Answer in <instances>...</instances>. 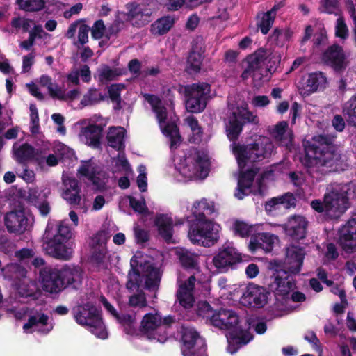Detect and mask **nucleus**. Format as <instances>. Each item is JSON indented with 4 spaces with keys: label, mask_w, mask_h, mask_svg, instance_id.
<instances>
[{
    "label": "nucleus",
    "mask_w": 356,
    "mask_h": 356,
    "mask_svg": "<svg viewBox=\"0 0 356 356\" xmlns=\"http://www.w3.org/2000/svg\"><path fill=\"white\" fill-rule=\"evenodd\" d=\"M131 269L128 274L127 289L136 292L129 297V305L134 307H143L147 305L146 298L143 289H155L158 287L161 280V273L160 269L154 267L149 262H145L143 265L138 262L135 257L130 261Z\"/></svg>",
    "instance_id": "obj_3"
},
{
    "label": "nucleus",
    "mask_w": 356,
    "mask_h": 356,
    "mask_svg": "<svg viewBox=\"0 0 356 356\" xmlns=\"http://www.w3.org/2000/svg\"><path fill=\"white\" fill-rule=\"evenodd\" d=\"M145 99L150 104L164 135L170 138V147L176 149L181 143V136L177 127V117L175 115L172 99H169L168 111L163 106L159 98L152 95H145Z\"/></svg>",
    "instance_id": "obj_9"
},
{
    "label": "nucleus",
    "mask_w": 356,
    "mask_h": 356,
    "mask_svg": "<svg viewBox=\"0 0 356 356\" xmlns=\"http://www.w3.org/2000/svg\"><path fill=\"white\" fill-rule=\"evenodd\" d=\"M33 22L31 19L24 17H14L11 20V25L16 29H22L24 32H27L31 28Z\"/></svg>",
    "instance_id": "obj_56"
},
{
    "label": "nucleus",
    "mask_w": 356,
    "mask_h": 356,
    "mask_svg": "<svg viewBox=\"0 0 356 356\" xmlns=\"http://www.w3.org/2000/svg\"><path fill=\"white\" fill-rule=\"evenodd\" d=\"M76 322L86 327L97 337L104 339L107 332L102 322L99 312L91 303L79 305L74 309Z\"/></svg>",
    "instance_id": "obj_11"
},
{
    "label": "nucleus",
    "mask_w": 356,
    "mask_h": 356,
    "mask_svg": "<svg viewBox=\"0 0 356 356\" xmlns=\"http://www.w3.org/2000/svg\"><path fill=\"white\" fill-rule=\"evenodd\" d=\"M320 10L323 13L337 15L338 10L337 0H321Z\"/></svg>",
    "instance_id": "obj_58"
},
{
    "label": "nucleus",
    "mask_w": 356,
    "mask_h": 356,
    "mask_svg": "<svg viewBox=\"0 0 356 356\" xmlns=\"http://www.w3.org/2000/svg\"><path fill=\"white\" fill-rule=\"evenodd\" d=\"M275 17L276 16L268 10L258 13L257 24L263 34L266 35L268 33L273 24Z\"/></svg>",
    "instance_id": "obj_44"
},
{
    "label": "nucleus",
    "mask_w": 356,
    "mask_h": 356,
    "mask_svg": "<svg viewBox=\"0 0 356 356\" xmlns=\"http://www.w3.org/2000/svg\"><path fill=\"white\" fill-rule=\"evenodd\" d=\"M343 113L350 124L356 126V94L343 104Z\"/></svg>",
    "instance_id": "obj_49"
},
{
    "label": "nucleus",
    "mask_w": 356,
    "mask_h": 356,
    "mask_svg": "<svg viewBox=\"0 0 356 356\" xmlns=\"http://www.w3.org/2000/svg\"><path fill=\"white\" fill-rule=\"evenodd\" d=\"M35 56V54L33 52H31L28 55L24 56L22 57V72L26 73L29 72L31 66L34 63Z\"/></svg>",
    "instance_id": "obj_64"
},
{
    "label": "nucleus",
    "mask_w": 356,
    "mask_h": 356,
    "mask_svg": "<svg viewBox=\"0 0 356 356\" xmlns=\"http://www.w3.org/2000/svg\"><path fill=\"white\" fill-rule=\"evenodd\" d=\"M105 96L94 88H90L83 95L80 104L82 107L92 106L104 100Z\"/></svg>",
    "instance_id": "obj_48"
},
{
    "label": "nucleus",
    "mask_w": 356,
    "mask_h": 356,
    "mask_svg": "<svg viewBox=\"0 0 356 356\" xmlns=\"http://www.w3.org/2000/svg\"><path fill=\"white\" fill-rule=\"evenodd\" d=\"M129 203L131 208L136 212L143 213L147 211V207L144 199L138 200L134 197H130Z\"/></svg>",
    "instance_id": "obj_63"
},
{
    "label": "nucleus",
    "mask_w": 356,
    "mask_h": 356,
    "mask_svg": "<svg viewBox=\"0 0 356 356\" xmlns=\"http://www.w3.org/2000/svg\"><path fill=\"white\" fill-rule=\"evenodd\" d=\"M72 230L65 221H49L42 238L43 250L53 257L68 260L72 254Z\"/></svg>",
    "instance_id": "obj_5"
},
{
    "label": "nucleus",
    "mask_w": 356,
    "mask_h": 356,
    "mask_svg": "<svg viewBox=\"0 0 356 356\" xmlns=\"http://www.w3.org/2000/svg\"><path fill=\"white\" fill-rule=\"evenodd\" d=\"M5 278L13 280L19 294L22 297H35L37 292L36 283L27 277V271L19 264H10L5 266Z\"/></svg>",
    "instance_id": "obj_13"
},
{
    "label": "nucleus",
    "mask_w": 356,
    "mask_h": 356,
    "mask_svg": "<svg viewBox=\"0 0 356 356\" xmlns=\"http://www.w3.org/2000/svg\"><path fill=\"white\" fill-rule=\"evenodd\" d=\"M239 322V317L235 312L225 309L216 311L213 317L212 325L222 330H230L227 337V350L231 354L236 353L240 347L247 344L252 339L249 334L243 332Z\"/></svg>",
    "instance_id": "obj_7"
},
{
    "label": "nucleus",
    "mask_w": 356,
    "mask_h": 356,
    "mask_svg": "<svg viewBox=\"0 0 356 356\" xmlns=\"http://www.w3.org/2000/svg\"><path fill=\"white\" fill-rule=\"evenodd\" d=\"M241 261V253L230 243L224 244L213 258V265L221 272L227 271Z\"/></svg>",
    "instance_id": "obj_17"
},
{
    "label": "nucleus",
    "mask_w": 356,
    "mask_h": 356,
    "mask_svg": "<svg viewBox=\"0 0 356 356\" xmlns=\"http://www.w3.org/2000/svg\"><path fill=\"white\" fill-rule=\"evenodd\" d=\"M257 124L258 118L249 112L245 106L236 107L228 117L226 123V131L229 140H236L242 131L243 125L245 122Z\"/></svg>",
    "instance_id": "obj_15"
},
{
    "label": "nucleus",
    "mask_w": 356,
    "mask_h": 356,
    "mask_svg": "<svg viewBox=\"0 0 356 356\" xmlns=\"http://www.w3.org/2000/svg\"><path fill=\"white\" fill-rule=\"evenodd\" d=\"M184 124L191 130L192 136L190 141L192 143H198L202 137V131L199 124L198 120L193 115L188 116L184 119Z\"/></svg>",
    "instance_id": "obj_46"
},
{
    "label": "nucleus",
    "mask_w": 356,
    "mask_h": 356,
    "mask_svg": "<svg viewBox=\"0 0 356 356\" xmlns=\"http://www.w3.org/2000/svg\"><path fill=\"white\" fill-rule=\"evenodd\" d=\"M196 279L194 275H190L186 280L178 278L179 289L177 293V299L184 308H190L193 305L194 287Z\"/></svg>",
    "instance_id": "obj_22"
},
{
    "label": "nucleus",
    "mask_w": 356,
    "mask_h": 356,
    "mask_svg": "<svg viewBox=\"0 0 356 356\" xmlns=\"http://www.w3.org/2000/svg\"><path fill=\"white\" fill-rule=\"evenodd\" d=\"M181 340L184 356H205L204 341L194 328L182 327Z\"/></svg>",
    "instance_id": "obj_16"
},
{
    "label": "nucleus",
    "mask_w": 356,
    "mask_h": 356,
    "mask_svg": "<svg viewBox=\"0 0 356 356\" xmlns=\"http://www.w3.org/2000/svg\"><path fill=\"white\" fill-rule=\"evenodd\" d=\"M216 311H213L211 306L207 302H200L197 306V313L199 316H202L204 318H206L207 321H209L211 324L213 321V317Z\"/></svg>",
    "instance_id": "obj_54"
},
{
    "label": "nucleus",
    "mask_w": 356,
    "mask_h": 356,
    "mask_svg": "<svg viewBox=\"0 0 356 356\" xmlns=\"http://www.w3.org/2000/svg\"><path fill=\"white\" fill-rule=\"evenodd\" d=\"M35 162L42 170H45L47 167H54L58 165V159L53 154L47 155L45 152L39 150L36 154Z\"/></svg>",
    "instance_id": "obj_47"
},
{
    "label": "nucleus",
    "mask_w": 356,
    "mask_h": 356,
    "mask_svg": "<svg viewBox=\"0 0 356 356\" xmlns=\"http://www.w3.org/2000/svg\"><path fill=\"white\" fill-rule=\"evenodd\" d=\"M39 83L41 86L47 89L49 94L54 98H63L62 88L53 81L51 77L47 75H42L39 79Z\"/></svg>",
    "instance_id": "obj_45"
},
{
    "label": "nucleus",
    "mask_w": 356,
    "mask_h": 356,
    "mask_svg": "<svg viewBox=\"0 0 356 356\" xmlns=\"http://www.w3.org/2000/svg\"><path fill=\"white\" fill-rule=\"evenodd\" d=\"M323 60L336 70H341L346 67V56L343 49L339 45L331 46L323 54Z\"/></svg>",
    "instance_id": "obj_32"
},
{
    "label": "nucleus",
    "mask_w": 356,
    "mask_h": 356,
    "mask_svg": "<svg viewBox=\"0 0 356 356\" xmlns=\"http://www.w3.org/2000/svg\"><path fill=\"white\" fill-rule=\"evenodd\" d=\"M232 148L241 170L234 196L242 200L252 192V186L257 174V171L253 169L247 170L245 172H243L242 169L248 163L261 161L270 158L273 154L274 145L269 138L260 136L251 144L243 145L234 143Z\"/></svg>",
    "instance_id": "obj_2"
},
{
    "label": "nucleus",
    "mask_w": 356,
    "mask_h": 356,
    "mask_svg": "<svg viewBox=\"0 0 356 356\" xmlns=\"http://www.w3.org/2000/svg\"><path fill=\"white\" fill-rule=\"evenodd\" d=\"M305 256L304 248L295 245L286 248L283 269L276 270L268 280V290L278 296H287L295 288L292 275L298 274Z\"/></svg>",
    "instance_id": "obj_4"
},
{
    "label": "nucleus",
    "mask_w": 356,
    "mask_h": 356,
    "mask_svg": "<svg viewBox=\"0 0 356 356\" xmlns=\"http://www.w3.org/2000/svg\"><path fill=\"white\" fill-rule=\"evenodd\" d=\"M145 170L146 168L144 165H140L138 168L139 175L137 177V185L142 192L146 191L147 187Z\"/></svg>",
    "instance_id": "obj_61"
},
{
    "label": "nucleus",
    "mask_w": 356,
    "mask_h": 356,
    "mask_svg": "<svg viewBox=\"0 0 356 356\" xmlns=\"http://www.w3.org/2000/svg\"><path fill=\"white\" fill-rule=\"evenodd\" d=\"M89 245L93 250V254H96L97 259H102L106 254V238L104 234H95L90 238Z\"/></svg>",
    "instance_id": "obj_40"
},
{
    "label": "nucleus",
    "mask_w": 356,
    "mask_h": 356,
    "mask_svg": "<svg viewBox=\"0 0 356 356\" xmlns=\"http://www.w3.org/2000/svg\"><path fill=\"white\" fill-rule=\"evenodd\" d=\"M271 56L272 52L270 50L260 49L254 54L248 56L247 58L248 66L242 73V78L245 79L250 76H254L256 73L264 67L266 61Z\"/></svg>",
    "instance_id": "obj_23"
},
{
    "label": "nucleus",
    "mask_w": 356,
    "mask_h": 356,
    "mask_svg": "<svg viewBox=\"0 0 356 356\" xmlns=\"http://www.w3.org/2000/svg\"><path fill=\"white\" fill-rule=\"evenodd\" d=\"M175 169L187 180L205 179L209 171V160L207 154L195 149L184 152L174 159Z\"/></svg>",
    "instance_id": "obj_8"
},
{
    "label": "nucleus",
    "mask_w": 356,
    "mask_h": 356,
    "mask_svg": "<svg viewBox=\"0 0 356 356\" xmlns=\"http://www.w3.org/2000/svg\"><path fill=\"white\" fill-rule=\"evenodd\" d=\"M327 82L326 77L322 72H314L310 74L306 82L305 86L300 89V93L302 95H309L310 94L316 92L318 88L324 87Z\"/></svg>",
    "instance_id": "obj_36"
},
{
    "label": "nucleus",
    "mask_w": 356,
    "mask_h": 356,
    "mask_svg": "<svg viewBox=\"0 0 356 356\" xmlns=\"http://www.w3.org/2000/svg\"><path fill=\"white\" fill-rule=\"evenodd\" d=\"M220 229V225L214 221L200 218L191 227L188 235L193 243L211 247L219 240Z\"/></svg>",
    "instance_id": "obj_10"
},
{
    "label": "nucleus",
    "mask_w": 356,
    "mask_h": 356,
    "mask_svg": "<svg viewBox=\"0 0 356 356\" xmlns=\"http://www.w3.org/2000/svg\"><path fill=\"white\" fill-rule=\"evenodd\" d=\"M334 135H318L305 145L302 163L309 175L317 181L326 173L343 166V156L334 145Z\"/></svg>",
    "instance_id": "obj_1"
},
{
    "label": "nucleus",
    "mask_w": 356,
    "mask_h": 356,
    "mask_svg": "<svg viewBox=\"0 0 356 356\" xmlns=\"http://www.w3.org/2000/svg\"><path fill=\"white\" fill-rule=\"evenodd\" d=\"M78 173L80 176L86 177L98 188H103L106 183L104 173L92 160L82 161Z\"/></svg>",
    "instance_id": "obj_20"
},
{
    "label": "nucleus",
    "mask_w": 356,
    "mask_h": 356,
    "mask_svg": "<svg viewBox=\"0 0 356 356\" xmlns=\"http://www.w3.org/2000/svg\"><path fill=\"white\" fill-rule=\"evenodd\" d=\"M90 27L85 24L81 23L78 31V42L83 45L88 42V32Z\"/></svg>",
    "instance_id": "obj_62"
},
{
    "label": "nucleus",
    "mask_w": 356,
    "mask_h": 356,
    "mask_svg": "<svg viewBox=\"0 0 356 356\" xmlns=\"http://www.w3.org/2000/svg\"><path fill=\"white\" fill-rule=\"evenodd\" d=\"M58 269L44 268L40 271L42 289L49 293H56L64 289L63 282L59 276Z\"/></svg>",
    "instance_id": "obj_24"
},
{
    "label": "nucleus",
    "mask_w": 356,
    "mask_h": 356,
    "mask_svg": "<svg viewBox=\"0 0 356 356\" xmlns=\"http://www.w3.org/2000/svg\"><path fill=\"white\" fill-rule=\"evenodd\" d=\"M5 224L10 232L21 234L28 227V219L22 211H12L6 214Z\"/></svg>",
    "instance_id": "obj_30"
},
{
    "label": "nucleus",
    "mask_w": 356,
    "mask_h": 356,
    "mask_svg": "<svg viewBox=\"0 0 356 356\" xmlns=\"http://www.w3.org/2000/svg\"><path fill=\"white\" fill-rule=\"evenodd\" d=\"M296 204V199L292 194L287 193L282 197H274L266 203V211L273 215L277 211L286 210Z\"/></svg>",
    "instance_id": "obj_33"
},
{
    "label": "nucleus",
    "mask_w": 356,
    "mask_h": 356,
    "mask_svg": "<svg viewBox=\"0 0 356 356\" xmlns=\"http://www.w3.org/2000/svg\"><path fill=\"white\" fill-rule=\"evenodd\" d=\"M155 225L159 235L167 242H174L173 220L172 218L166 214H159L155 218Z\"/></svg>",
    "instance_id": "obj_34"
},
{
    "label": "nucleus",
    "mask_w": 356,
    "mask_h": 356,
    "mask_svg": "<svg viewBox=\"0 0 356 356\" xmlns=\"http://www.w3.org/2000/svg\"><path fill=\"white\" fill-rule=\"evenodd\" d=\"M127 19L134 26H143L150 21L152 9L145 5L134 3L127 4Z\"/></svg>",
    "instance_id": "obj_21"
},
{
    "label": "nucleus",
    "mask_w": 356,
    "mask_h": 356,
    "mask_svg": "<svg viewBox=\"0 0 356 356\" xmlns=\"http://www.w3.org/2000/svg\"><path fill=\"white\" fill-rule=\"evenodd\" d=\"M112 170L113 173L128 175L131 171L129 164L124 154L119 153L117 157L112 159Z\"/></svg>",
    "instance_id": "obj_50"
},
{
    "label": "nucleus",
    "mask_w": 356,
    "mask_h": 356,
    "mask_svg": "<svg viewBox=\"0 0 356 356\" xmlns=\"http://www.w3.org/2000/svg\"><path fill=\"white\" fill-rule=\"evenodd\" d=\"M47 194L38 187H31L28 191V200L34 205L46 199Z\"/></svg>",
    "instance_id": "obj_55"
},
{
    "label": "nucleus",
    "mask_w": 356,
    "mask_h": 356,
    "mask_svg": "<svg viewBox=\"0 0 356 356\" xmlns=\"http://www.w3.org/2000/svg\"><path fill=\"white\" fill-rule=\"evenodd\" d=\"M308 221L301 215H293L289 218L284 229L287 235L294 239H302L306 236Z\"/></svg>",
    "instance_id": "obj_26"
},
{
    "label": "nucleus",
    "mask_w": 356,
    "mask_h": 356,
    "mask_svg": "<svg viewBox=\"0 0 356 356\" xmlns=\"http://www.w3.org/2000/svg\"><path fill=\"white\" fill-rule=\"evenodd\" d=\"M202 63V55L197 52H191L187 61L188 72L191 74L197 72L201 68Z\"/></svg>",
    "instance_id": "obj_52"
},
{
    "label": "nucleus",
    "mask_w": 356,
    "mask_h": 356,
    "mask_svg": "<svg viewBox=\"0 0 356 356\" xmlns=\"http://www.w3.org/2000/svg\"><path fill=\"white\" fill-rule=\"evenodd\" d=\"M116 319L123 326L129 328L128 333H131L132 332V328H134L136 323L135 316L130 314H122L118 315V317H117Z\"/></svg>",
    "instance_id": "obj_60"
},
{
    "label": "nucleus",
    "mask_w": 356,
    "mask_h": 356,
    "mask_svg": "<svg viewBox=\"0 0 356 356\" xmlns=\"http://www.w3.org/2000/svg\"><path fill=\"white\" fill-rule=\"evenodd\" d=\"M256 225H249L247 222L234 219L232 221L231 229L235 235L241 237H247L255 232Z\"/></svg>",
    "instance_id": "obj_43"
},
{
    "label": "nucleus",
    "mask_w": 356,
    "mask_h": 356,
    "mask_svg": "<svg viewBox=\"0 0 356 356\" xmlns=\"http://www.w3.org/2000/svg\"><path fill=\"white\" fill-rule=\"evenodd\" d=\"M93 122H97V120L84 119L78 122V124L83 126L79 134V138L85 144L96 147L99 143V139L104 124L99 123V124H93L92 123Z\"/></svg>",
    "instance_id": "obj_18"
},
{
    "label": "nucleus",
    "mask_w": 356,
    "mask_h": 356,
    "mask_svg": "<svg viewBox=\"0 0 356 356\" xmlns=\"http://www.w3.org/2000/svg\"><path fill=\"white\" fill-rule=\"evenodd\" d=\"M267 293L263 287L249 285L243 293L240 302L246 307H262L267 303Z\"/></svg>",
    "instance_id": "obj_19"
},
{
    "label": "nucleus",
    "mask_w": 356,
    "mask_h": 356,
    "mask_svg": "<svg viewBox=\"0 0 356 356\" xmlns=\"http://www.w3.org/2000/svg\"><path fill=\"white\" fill-rule=\"evenodd\" d=\"M53 327L54 324L49 321L48 316L38 312L30 316L29 321L23 326L24 331L26 333L38 332L47 334Z\"/></svg>",
    "instance_id": "obj_25"
},
{
    "label": "nucleus",
    "mask_w": 356,
    "mask_h": 356,
    "mask_svg": "<svg viewBox=\"0 0 356 356\" xmlns=\"http://www.w3.org/2000/svg\"><path fill=\"white\" fill-rule=\"evenodd\" d=\"M174 321L171 316L163 319L158 313H149L145 314L142 320L141 330L149 339H156L163 343L167 339L165 329Z\"/></svg>",
    "instance_id": "obj_12"
},
{
    "label": "nucleus",
    "mask_w": 356,
    "mask_h": 356,
    "mask_svg": "<svg viewBox=\"0 0 356 356\" xmlns=\"http://www.w3.org/2000/svg\"><path fill=\"white\" fill-rule=\"evenodd\" d=\"M63 198L70 204H79L81 201V188L75 178L66 175L63 176Z\"/></svg>",
    "instance_id": "obj_28"
},
{
    "label": "nucleus",
    "mask_w": 356,
    "mask_h": 356,
    "mask_svg": "<svg viewBox=\"0 0 356 356\" xmlns=\"http://www.w3.org/2000/svg\"><path fill=\"white\" fill-rule=\"evenodd\" d=\"M176 254L181 265L187 268H195L197 264L198 255L185 248H177Z\"/></svg>",
    "instance_id": "obj_42"
},
{
    "label": "nucleus",
    "mask_w": 356,
    "mask_h": 356,
    "mask_svg": "<svg viewBox=\"0 0 356 356\" xmlns=\"http://www.w3.org/2000/svg\"><path fill=\"white\" fill-rule=\"evenodd\" d=\"M19 8L26 11H38L44 6V0H17Z\"/></svg>",
    "instance_id": "obj_53"
},
{
    "label": "nucleus",
    "mask_w": 356,
    "mask_h": 356,
    "mask_svg": "<svg viewBox=\"0 0 356 356\" xmlns=\"http://www.w3.org/2000/svg\"><path fill=\"white\" fill-rule=\"evenodd\" d=\"M58 272L64 288L68 285H73L76 288L81 283L82 270L79 266L66 265L58 269Z\"/></svg>",
    "instance_id": "obj_31"
},
{
    "label": "nucleus",
    "mask_w": 356,
    "mask_h": 356,
    "mask_svg": "<svg viewBox=\"0 0 356 356\" xmlns=\"http://www.w3.org/2000/svg\"><path fill=\"white\" fill-rule=\"evenodd\" d=\"M339 243L346 252L356 251V217L350 219L341 229Z\"/></svg>",
    "instance_id": "obj_27"
},
{
    "label": "nucleus",
    "mask_w": 356,
    "mask_h": 356,
    "mask_svg": "<svg viewBox=\"0 0 356 356\" xmlns=\"http://www.w3.org/2000/svg\"><path fill=\"white\" fill-rule=\"evenodd\" d=\"M214 204L207 199H202L193 204V213L196 219L206 218V215H211L214 212Z\"/></svg>",
    "instance_id": "obj_41"
},
{
    "label": "nucleus",
    "mask_w": 356,
    "mask_h": 356,
    "mask_svg": "<svg viewBox=\"0 0 356 356\" xmlns=\"http://www.w3.org/2000/svg\"><path fill=\"white\" fill-rule=\"evenodd\" d=\"M349 189V186L347 184H331L327 188L323 202L320 200H314L311 202V207L316 211L323 213L330 219L338 218L349 207L348 198Z\"/></svg>",
    "instance_id": "obj_6"
},
{
    "label": "nucleus",
    "mask_w": 356,
    "mask_h": 356,
    "mask_svg": "<svg viewBox=\"0 0 356 356\" xmlns=\"http://www.w3.org/2000/svg\"><path fill=\"white\" fill-rule=\"evenodd\" d=\"M13 152L15 159L21 163H24L33 159L35 161V157L39 149L35 150L31 145L24 143L19 145L15 143L13 146Z\"/></svg>",
    "instance_id": "obj_35"
},
{
    "label": "nucleus",
    "mask_w": 356,
    "mask_h": 356,
    "mask_svg": "<svg viewBox=\"0 0 356 356\" xmlns=\"http://www.w3.org/2000/svg\"><path fill=\"white\" fill-rule=\"evenodd\" d=\"M335 35L341 39H346L348 35V29L343 17H339L337 19Z\"/></svg>",
    "instance_id": "obj_57"
},
{
    "label": "nucleus",
    "mask_w": 356,
    "mask_h": 356,
    "mask_svg": "<svg viewBox=\"0 0 356 356\" xmlns=\"http://www.w3.org/2000/svg\"><path fill=\"white\" fill-rule=\"evenodd\" d=\"M97 74L99 81L102 83L114 80L120 75L117 69H113L108 65L100 66L97 71Z\"/></svg>",
    "instance_id": "obj_51"
},
{
    "label": "nucleus",
    "mask_w": 356,
    "mask_h": 356,
    "mask_svg": "<svg viewBox=\"0 0 356 356\" xmlns=\"http://www.w3.org/2000/svg\"><path fill=\"white\" fill-rule=\"evenodd\" d=\"M124 88L123 84H113L108 88V94L111 99L118 104L120 103V92Z\"/></svg>",
    "instance_id": "obj_59"
},
{
    "label": "nucleus",
    "mask_w": 356,
    "mask_h": 356,
    "mask_svg": "<svg viewBox=\"0 0 356 356\" xmlns=\"http://www.w3.org/2000/svg\"><path fill=\"white\" fill-rule=\"evenodd\" d=\"M270 133L273 137L282 145L289 146L292 142L293 134L288 129V124L285 121L277 124Z\"/></svg>",
    "instance_id": "obj_37"
},
{
    "label": "nucleus",
    "mask_w": 356,
    "mask_h": 356,
    "mask_svg": "<svg viewBox=\"0 0 356 356\" xmlns=\"http://www.w3.org/2000/svg\"><path fill=\"white\" fill-rule=\"evenodd\" d=\"M124 128L121 127L110 128L107 134L108 145L118 150L123 149L124 148Z\"/></svg>",
    "instance_id": "obj_38"
},
{
    "label": "nucleus",
    "mask_w": 356,
    "mask_h": 356,
    "mask_svg": "<svg viewBox=\"0 0 356 356\" xmlns=\"http://www.w3.org/2000/svg\"><path fill=\"white\" fill-rule=\"evenodd\" d=\"M175 22V19L172 17H163L152 24L151 32L156 35H164L171 29Z\"/></svg>",
    "instance_id": "obj_39"
},
{
    "label": "nucleus",
    "mask_w": 356,
    "mask_h": 356,
    "mask_svg": "<svg viewBox=\"0 0 356 356\" xmlns=\"http://www.w3.org/2000/svg\"><path fill=\"white\" fill-rule=\"evenodd\" d=\"M186 95V108L191 113H200L207 106L211 92L210 85L207 83H194L185 88Z\"/></svg>",
    "instance_id": "obj_14"
},
{
    "label": "nucleus",
    "mask_w": 356,
    "mask_h": 356,
    "mask_svg": "<svg viewBox=\"0 0 356 356\" xmlns=\"http://www.w3.org/2000/svg\"><path fill=\"white\" fill-rule=\"evenodd\" d=\"M278 241L277 236L269 233H260L252 236L249 248L252 252L261 249L265 252H269L273 250L274 244Z\"/></svg>",
    "instance_id": "obj_29"
}]
</instances>
